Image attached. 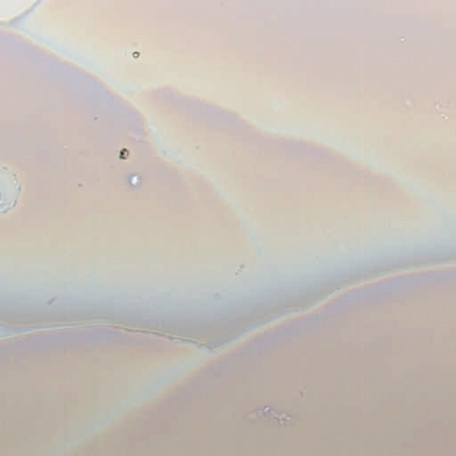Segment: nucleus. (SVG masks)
<instances>
[{"instance_id":"1","label":"nucleus","mask_w":456,"mask_h":456,"mask_svg":"<svg viewBox=\"0 0 456 456\" xmlns=\"http://www.w3.org/2000/svg\"><path fill=\"white\" fill-rule=\"evenodd\" d=\"M126 153H127V152H126V149L122 150V151H121V152H120V158H121V159H125V158H126Z\"/></svg>"}]
</instances>
